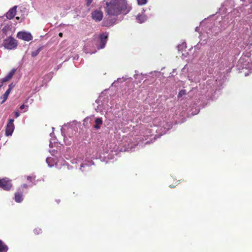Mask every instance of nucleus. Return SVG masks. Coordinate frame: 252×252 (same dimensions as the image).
<instances>
[{"label": "nucleus", "instance_id": "3", "mask_svg": "<svg viewBox=\"0 0 252 252\" xmlns=\"http://www.w3.org/2000/svg\"><path fill=\"white\" fill-rule=\"evenodd\" d=\"M4 44L5 47L8 49H14L17 46L16 40L12 37L5 39Z\"/></svg>", "mask_w": 252, "mask_h": 252}, {"label": "nucleus", "instance_id": "5", "mask_svg": "<svg viewBox=\"0 0 252 252\" xmlns=\"http://www.w3.org/2000/svg\"><path fill=\"white\" fill-rule=\"evenodd\" d=\"M17 37L19 39L27 41H29L32 39V36L30 33L25 32H19L17 34Z\"/></svg>", "mask_w": 252, "mask_h": 252}, {"label": "nucleus", "instance_id": "23", "mask_svg": "<svg viewBox=\"0 0 252 252\" xmlns=\"http://www.w3.org/2000/svg\"><path fill=\"white\" fill-rule=\"evenodd\" d=\"M24 108H25V105H24V104H23V105H22L20 106V109H21V110L24 109Z\"/></svg>", "mask_w": 252, "mask_h": 252}, {"label": "nucleus", "instance_id": "2", "mask_svg": "<svg viewBox=\"0 0 252 252\" xmlns=\"http://www.w3.org/2000/svg\"><path fill=\"white\" fill-rule=\"evenodd\" d=\"M12 187L11 180L8 178L0 179V188L4 190L9 191Z\"/></svg>", "mask_w": 252, "mask_h": 252}, {"label": "nucleus", "instance_id": "14", "mask_svg": "<svg viewBox=\"0 0 252 252\" xmlns=\"http://www.w3.org/2000/svg\"><path fill=\"white\" fill-rule=\"evenodd\" d=\"M7 246L0 240V252H7Z\"/></svg>", "mask_w": 252, "mask_h": 252}, {"label": "nucleus", "instance_id": "9", "mask_svg": "<svg viewBox=\"0 0 252 252\" xmlns=\"http://www.w3.org/2000/svg\"><path fill=\"white\" fill-rule=\"evenodd\" d=\"M92 18L96 21H100L102 20L103 17V14L102 12L98 10H95L92 13Z\"/></svg>", "mask_w": 252, "mask_h": 252}, {"label": "nucleus", "instance_id": "4", "mask_svg": "<svg viewBox=\"0 0 252 252\" xmlns=\"http://www.w3.org/2000/svg\"><path fill=\"white\" fill-rule=\"evenodd\" d=\"M13 122V119L9 120L5 129V135L6 136H10L12 135L15 128Z\"/></svg>", "mask_w": 252, "mask_h": 252}, {"label": "nucleus", "instance_id": "18", "mask_svg": "<svg viewBox=\"0 0 252 252\" xmlns=\"http://www.w3.org/2000/svg\"><path fill=\"white\" fill-rule=\"evenodd\" d=\"M38 53H39V51L38 50H37L35 52H32V57H35L36 56H37L38 55Z\"/></svg>", "mask_w": 252, "mask_h": 252}, {"label": "nucleus", "instance_id": "15", "mask_svg": "<svg viewBox=\"0 0 252 252\" xmlns=\"http://www.w3.org/2000/svg\"><path fill=\"white\" fill-rule=\"evenodd\" d=\"M186 94V91L185 90H181L178 94V97H181L183 95H185Z\"/></svg>", "mask_w": 252, "mask_h": 252}, {"label": "nucleus", "instance_id": "10", "mask_svg": "<svg viewBox=\"0 0 252 252\" xmlns=\"http://www.w3.org/2000/svg\"><path fill=\"white\" fill-rule=\"evenodd\" d=\"M16 71V69L13 68L5 77H4L3 78H2L1 80L2 83L5 82L6 81H9L10 79H11L12 78V77H13V76L14 75Z\"/></svg>", "mask_w": 252, "mask_h": 252}, {"label": "nucleus", "instance_id": "16", "mask_svg": "<svg viewBox=\"0 0 252 252\" xmlns=\"http://www.w3.org/2000/svg\"><path fill=\"white\" fill-rule=\"evenodd\" d=\"M41 229L39 228H36L33 230V233L35 235H38L41 233Z\"/></svg>", "mask_w": 252, "mask_h": 252}, {"label": "nucleus", "instance_id": "21", "mask_svg": "<svg viewBox=\"0 0 252 252\" xmlns=\"http://www.w3.org/2000/svg\"><path fill=\"white\" fill-rule=\"evenodd\" d=\"M19 115H20V114H19V113L18 112H15V117L16 118L18 117L19 116Z\"/></svg>", "mask_w": 252, "mask_h": 252}, {"label": "nucleus", "instance_id": "19", "mask_svg": "<svg viewBox=\"0 0 252 252\" xmlns=\"http://www.w3.org/2000/svg\"><path fill=\"white\" fill-rule=\"evenodd\" d=\"M86 4L87 6H89L92 2L93 0H86Z\"/></svg>", "mask_w": 252, "mask_h": 252}, {"label": "nucleus", "instance_id": "24", "mask_svg": "<svg viewBox=\"0 0 252 252\" xmlns=\"http://www.w3.org/2000/svg\"><path fill=\"white\" fill-rule=\"evenodd\" d=\"M63 33H62V32H60V33H59V35L60 37H62V36H63Z\"/></svg>", "mask_w": 252, "mask_h": 252}, {"label": "nucleus", "instance_id": "11", "mask_svg": "<svg viewBox=\"0 0 252 252\" xmlns=\"http://www.w3.org/2000/svg\"><path fill=\"white\" fill-rule=\"evenodd\" d=\"M103 121L101 118H97L95 120V125L94 126V127L98 129H99L101 127V126L102 125Z\"/></svg>", "mask_w": 252, "mask_h": 252}, {"label": "nucleus", "instance_id": "25", "mask_svg": "<svg viewBox=\"0 0 252 252\" xmlns=\"http://www.w3.org/2000/svg\"><path fill=\"white\" fill-rule=\"evenodd\" d=\"M12 84L9 85V88H11L12 89Z\"/></svg>", "mask_w": 252, "mask_h": 252}, {"label": "nucleus", "instance_id": "22", "mask_svg": "<svg viewBox=\"0 0 252 252\" xmlns=\"http://www.w3.org/2000/svg\"><path fill=\"white\" fill-rule=\"evenodd\" d=\"M28 187V185H27V184H23V185L21 186V188H27Z\"/></svg>", "mask_w": 252, "mask_h": 252}, {"label": "nucleus", "instance_id": "26", "mask_svg": "<svg viewBox=\"0 0 252 252\" xmlns=\"http://www.w3.org/2000/svg\"><path fill=\"white\" fill-rule=\"evenodd\" d=\"M16 19L17 20H19L20 17H16Z\"/></svg>", "mask_w": 252, "mask_h": 252}, {"label": "nucleus", "instance_id": "13", "mask_svg": "<svg viewBox=\"0 0 252 252\" xmlns=\"http://www.w3.org/2000/svg\"><path fill=\"white\" fill-rule=\"evenodd\" d=\"M11 88H8L7 90L5 92V93L3 94L1 98H2V101L1 102V103H3L4 102L6 99H7V97L11 92Z\"/></svg>", "mask_w": 252, "mask_h": 252}, {"label": "nucleus", "instance_id": "12", "mask_svg": "<svg viewBox=\"0 0 252 252\" xmlns=\"http://www.w3.org/2000/svg\"><path fill=\"white\" fill-rule=\"evenodd\" d=\"M46 162L48 163L49 166L53 167L54 164L56 163V159L52 157H49L46 158Z\"/></svg>", "mask_w": 252, "mask_h": 252}, {"label": "nucleus", "instance_id": "7", "mask_svg": "<svg viewBox=\"0 0 252 252\" xmlns=\"http://www.w3.org/2000/svg\"><path fill=\"white\" fill-rule=\"evenodd\" d=\"M17 6L15 5L10 9L6 14V17L8 19H13L16 14V9Z\"/></svg>", "mask_w": 252, "mask_h": 252}, {"label": "nucleus", "instance_id": "20", "mask_svg": "<svg viewBox=\"0 0 252 252\" xmlns=\"http://www.w3.org/2000/svg\"><path fill=\"white\" fill-rule=\"evenodd\" d=\"M33 179V178L32 176H29L27 177V180L30 182H32Z\"/></svg>", "mask_w": 252, "mask_h": 252}, {"label": "nucleus", "instance_id": "6", "mask_svg": "<svg viewBox=\"0 0 252 252\" xmlns=\"http://www.w3.org/2000/svg\"><path fill=\"white\" fill-rule=\"evenodd\" d=\"M108 34L106 33L100 34L99 36V39L100 42V49L104 48L107 42Z\"/></svg>", "mask_w": 252, "mask_h": 252}, {"label": "nucleus", "instance_id": "1", "mask_svg": "<svg viewBox=\"0 0 252 252\" xmlns=\"http://www.w3.org/2000/svg\"><path fill=\"white\" fill-rule=\"evenodd\" d=\"M104 8L108 18L111 17H116L122 13L126 14L131 9L130 7L128 6L126 0L107 1Z\"/></svg>", "mask_w": 252, "mask_h": 252}, {"label": "nucleus", "instance_id": "17", "mask_svg": "<svg viewBox=\"0 0 252 252\" xmlns=\"http://www.w3.org/2000/svg\"><path fill=\"white\" fill-rule=\"evenodd\" d=\"M137 0L138 4L140 5H144V4H146V3L147 2V0Z\"/></svg>", "mask_w": 252, "mask_h": 252}, {"label": "nucleus", "instance_id": "27", "mask_svg": "<svg viewBox=\"0 0 252 252\" xmlns=\"http://www.w3.org/2000/svg\"><path fill=\"white\" fill-rule=\"evenodd\" d=\"M170 187H171V188H173V186H170Z\"/></svg>", "mask_w": 252, "mask_h": 252}, {"label": "nucleus", "instance_id": "8", "mask_svg": "<svg viewBox=\"0 0 252 252\" xmlns=\"http://www.w3.org/2000/svg\"><path fill=\"white\" fill-rule=\"evenodd\" d=\"M23 191L20 189L15 193L14 200L17 203L21 202L23 200Z\"/></svg>", "mask_w": 252, "mask_h": 252}]
</instances>
